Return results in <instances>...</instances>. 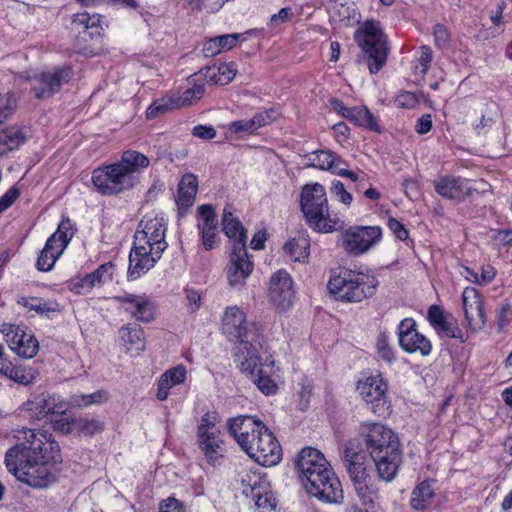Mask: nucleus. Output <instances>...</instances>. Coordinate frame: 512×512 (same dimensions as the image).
Masks as SVG:
<instances>
[{"instance_id": "obj_43", "label": "nucleus", "mask_w": 512, "mask_h": 512, "mask_svg": "<svg viewBox=\"0 0 512 512\" xmlns=\"http://www.w3.org/2000/svg\"><path fill=\"white\" fill-rule=\"evenodd\" d=\"M75 233V228L70 219L60 222L58 229L51 236H55V244L65 250Z\"/></svg>"}, {"instance_id": "obj_51", "label": "nucleus", "mask_w": 512, "mask_h": 512, "mask_svg": "<svg viewBox=\"0 0 512 512\" xmlns=\"http://www.w3.org/2000/svg\"><path fill=\"white\" fill-rule=\"evenodd\" d=\"M276 119V112L274 110H266L256 113L250 120L254 131L272 123Z\"/></svg>"}, {"instance_id": "obj_52", "label": "nucleus", "mask_w": 512, "mask_h": 512, "mask_svg": "<svg viewBox=\"0 0 512 512\" xmlns=\"http://www.w3.org/2000/svg\"><path fill=\"white\" fill-rule=\"evenodd\" d=\"M216 416L214 414L206 413L202 419L201 423L198 426L197 434L198 436H205L206 434H209L210 432H219V430L216 428Z\"/></svg>"}, {"instance_id": "obj_39", "label": "nucleus", "mask_w": 512, "mask_h": 512, "mask_svg": "<svg viewBox=\"0 0 512 512\" xmlns=\"http://www.w3.org/2000/svg\"><path fill=\"white\" fill-rule=\"evenodd\" d=\"M309 247L308 239L299 236L288 241L283 249L292 260L300 262L309 256Z\"/></svg>"}, {"instance_id": "obj_21", "label": "nucleus", "mask_w": 512, "mask_h": 512, "mask_svg": "<svg viewBox=\"0 0 512 512\" xmlns=\"http://www.w3.org/2000/svg\"><path fill=\"white\" fill-rule=\"evenodd\" d=\"M7 338V343L12 351L24 358H33L38 350L39 343L36 338L26 333L24 329L10 325L2 330Z\"/></svg>"}, {"instance_id": "obj_29", "label": "nucleus", "mask_w": 512, "mask_h": 512, "mask_svg": "<svg viewBox=\"0 0 512 512\" xmlns=\"http://www.w3.org/2000/svg\"><path fill=\"white\" fill-rule=\"evenodd\" d=\"M240 36L241 35L238 33H233L216 36L207 40L203 46L205 56L212 57L221 52L232 49L236 46Z\"/></svg>"}, {"instance_id": "obj_10", "label": "nucleus", "mask_w": 512, "mask_h": 512, "mask_svg": "<svg viewBox=\"0 0 512 512\" xmlns=\"http://www.w3.org/2000/svg\"><path fill=\"white\" fill-rule=\"evenodd\" d=\"M343 461L357 495L364 504L372 503L377 487L368 470L365 456L347 448L344 451Z\"/></svg>"}, {"instance_id": "obj_44", "label": "nucleus", "mask_w": 512, "mask_h": 512, "mask_svg": "<svg viewBox=\"0 0 512 512\" xmlns=\"http://www.w3.org/2000/svg\"><path fill=\"white\" fill-rule=\"evenodd\" d=\"M205 89L202 84H195L192 88L186 89L180 96H174L177 108L191 105L204 95Z\"/></svg>"}, {"instance_id": "obj_59", "label": "nucleus", "mask_w": 512, "mask_h": 512, "mask_svg": "<svg viewBox=\"0 0 512 512\" xmlns=\"http://www.w3.org/2000/svg\"><path fill=\"white\" fill-rule=\"evenodd\" d=\"M20 192L18 188L11 187L1 198H0V214L8 209L19 197Z\"/></svg>"}, {"instance_id": "obj_1", "label": "nucleus", "mask_w": 512, "mask_h": 512, "mask_svg": "<svg viewBox=\"0 0 512 512\" xmlns=\"http://www.w3.org/2000/svg\"><path fill=\"white\" fill-rule=\"evenodd\" d=\"M15 438L18 443L5 455L8 471L34 488H46L54 483L56 476L49 463L58 461L60 449L51 435L42 430L23 428L17 431Z\"/></svg>"}, {"instance_id": "obj_34", "label": "nucleus", "mask_w": 512, "mask_h": 512, "mask_svg": "<svg viewBox=\"0 0 512 512\" xmlns=\"http://www.w3.org/2000/svg\"><path fill=\"white\" fill-rule=\"evenodd\" d=\"M347 120L371 131L381 132L377 119L365 106L352 107Z\"/></svg>"}, {"instance_id": "obj_24", "label": "nucleus", "mask_w": 512, "mask_h": 512, "mask_svg": "<svg viewBox=\"0 0 512 512\" xmlns=\"http://www.w3.org/2000/svg\"><path fill=\"white\" fill-rule=\"evenodd\" d=\"M113 264L106 263L99 266L95 271L82 278L73 279L69 282V289L76 294H86L99 283L111 280Z\"/></svg>"}, {"instance_id": "obj_18", "label": "nucleus", "mask_w": 512, "mask_h": 512, "mask_svg": "<svg viewBox=\"0 0 512 512\" xmlns=\"http://www.w3.org/2000/svg\"><path fill=\"white\" fill-rule=\"evenodd\" d=\"M167 225L163 217L145 218L141 220L134 238L140 243L154 246L156 253H163L168 244L165 240Z\"/></svg>"}, {"instance_id": "obj_48", "label": "nucleus", "mask_w": 512, "mask_h": 512, "mask_svg": "<svg viewBox=\"0 0 512 512\" xmlns=\"http://www.w3.org/2000/svg\"><path fill=\"white\" fill-rule=\"evenodd\" d=\"M378 356L388 363H392L395 360L394 351L389 345L388 336L385 333H381L376 342Z\"/></svg>"}, {"instance_id": "obj_6", "label": "nucleus", "mask_w": 512, "mask_h": 512, "mask_svg": "<svg viewBox=\"0 0 512 512\" xmlns=\"http://www.w3.org/2000/svg\"><path fill=\"white\" fill-rule=\"evenodd\" d=\"M150 164L149 158L135 150L124 151L121 159L92 172V182L103 195H117L132 189L139 174Z\"/></svg>"}, {"instance_id": "obj_7", "label": "nucleus", "mask_w": 512, "mask_h": 512, "mask_svg": "<svg viewBox=\"0 0 512 512\" xmlns=\"http://www.w3.org/2000/svg\"><path fill=\"white\" fill-rule=\"evenodd\" d=\"M300 207L307 224L320 233H331L337 229L339 219L329 212L328 199L323 185L307 184L303 187Z\"/></svg>"}, {"instance_id": "obj_57", "label": "nucleus", "mask_w": 512, "mask_h": 512, "mask_svg": "<svg viewBox=\"0 0 512 512\" xmlns=\"http://www.w3.org/2000/svg\"><path fill=\"white\" fill-rule=\"evenodd\" d=\"M512 320V305L503 304L497 314L498 330L501 331Z\"/></svg>"}, {"instance_id": "obj_30", "label": "nucleus", "mask_w": 512, "mask_h": 512, "mask_svg": "<svg viewBox=\"0 0 512 512\" xmlns=\"http://www.w3.org/2000/svg\"><path fill=\"white\" fill-rule=\"evenodd\" d=\"M204 77L213 84L227 85L236 76L234 63H221L205 69Z\"/></svg>"}, {"instance_id": "obj_23", "label": "nucleus", "mask_w": 512, "mask_h": 512, "mask_svg": "<svg viewBox=\"0 0 512 512\" xmlns=\"http://www.w3.org/2000/svg\"><path fill=\"white\" fill-rule=\"evenodd\" d=\"M436 192L447 199L462 200L471 195L468 181L461 177L442 176L434 181Z\"/></svg>"}, {"instance_id": "obj_8", "label": "nucleus", "mask_w": 512, "mask_h": 512, "mask_svg": "<svg viewBox=\"0 0 512 512\" xmlns=\"http://www.w3.org/2000/svg\"><path fill=\"white\" fill-rule=\"evenodd\" d=\"M378 281L374 275L346 270L328 282L330 292L339 300L361 302L376 293Z\"/></svg>"}, {"instance_id": "obj_47", "label": "nucleus", "mask_w": 512, "mask_h": 512, "mask_svg": "<svg viewBox=\"0 0 512 512\" xmlns=\"http://www.w3.org/2000/svg\"><path fill=\"white\" fill-rule=\"evenodd\" d=\"M434 329L439 334H444L445 336H447L449 338L458 339L461 342H465L462 330L457 326L456 321H454L452 318L449 319L446 317Z\"/></svg>"}, {"instance_id": "obj_46", "label": "nucleus", "mask_w": 512, "mask_h": 512, "mask_svg": "<svg viewBox=\"0 0 512 512\" xmlns=\"http://www.w3.org/2000/svg\"><path fill=\"white\" fill-rule=\"evenodd\" d=\"M16 107L17 99L12 93H0V124L13 115Z\"/></svg>"}, {"instance_id": "obj_26", "label": "nucleus", "mask_w": 512, "mask_h": 512, "mask_svg": "<svg viewBox=\"0 0 512 512\" xmlns=\"http://www.w3.org/2000/svg\"><path fill=\"white\" fill-rule=\"evenodd\" d=\"M187 376L186 368L182 365L165 371L158 380L157 399L164 401L168 398L169 390L185 382Z\"/></svg>"}, {"instance_id": "obj_37", "label": "nucleus", "mask_w": 512, "mask_h": 512, "mask_svg": "<svg viewBox=\"0 0 512 512\" xmlns=\"http://www.w3.org/2000/svg\"><path fill=\"white\" fill-rule=\"evenodd\" d=\"M433 496L430 483L423 481L412 491L410 504L415 510H423L430 505Z\"/></svg>"}, {"instance_id": "obj_5", "label": "nucleus", "mask_w": 512, "mask_h": 512, "mask_svg": "<svg viewBox=\"0 0 512 512\" xmlns=\"http://www.w3.org/2000/svg\"><path fill=\"white\" fill-rule=\"evenodd\" d=\"M359 434L374 461L378 478L385 482L392 481L402 461L398 436L386 425L369 421L360 424Z\"/></svg>"}, {"instance_id": "obj_17", "label": "nucleus", "mask_w": 512, "mask_h": 512, "mask_svg": "<svg viewBox=\"0 0 512 512\" xmlns=\"http://www.w3.org/2000/svg\"><path fill=\"white\" fill-rule=\"evenodd\" d=\"M162 253H156L154 246L147 243H140L134 238V245L129 254L128 276L137 279L153 268L161 258Z\"/></svg>"}, {"instance_id": "obj_54", "label": "nucleus", "mask_w": 512, "mask_h": 512, "mask_svg": "<svg viewBox=\"0 0 512 512\" xmlns=\"http://www.w3.org/2000/svg\"><path fill=\"white\" fill-rule=\"evenodd\" d=\"M186 306L192 313L196 312L201 306V295L193 288L185 289Z\"/></svg>"}, {"instance_id": "obj_60", "label": "nucleus", "mask_w": 512, "mask_h": 512, "mask_svg": "<svg viewBox=\"0 0 512 512\" xmlns=\"http://www.w3.org/2000/svg\"><path fill=\"white\" fill-rule=\"evenodd\" d=\"M230 131L236 134H253L255 133L251 120H238L230 124Z\"/></svg>"}, {"instance_id": "obj_14", "label": "nucleus", "mask_w": 512, "mask_h": 512, "mask_svg": "<svg viewBox=\"0 0 512 512\" xmlns=\"http://www.w3.org/2000/svg\"><path fill=\"white\" fill-rule=\"evenodd\" d=\"M66 409V404L59 397L47 392L32 395L21 406V410L35 420H42L48 415L63 414Z\"/></svg>"}, {"instance_id": "obj_53", "label": "nucleus", "mask_w": 512, "mask_h": 512, "mask_svg": "<svg viewBox=\"0 0 512 512\" xmlns=\"http://www.w3.org/2000/svg\"><path fill=\"white\" fill-rule=\"evenodd\" d=\"M331 193L339 202L347 206L352 202V195L345 189L344 184L340 181L332 182Z\"/></svg>"}, {"instance_id": "obj_28", "label": "nucleus", "mask_w": 512, "mask_h": 512, "mask_svg": "<svg viewBox=\"0 0 512 512\" xmlns=\"http://www.w3.org/2000/svg\"><path fill=\"white\" fill-rule=\"evenodd\" d=\"M201 451L210 463H214L222 456L224 442L219 432H210L205 436H198Z\"/></svg>"}, {"instance_id": "obj_27", "label": "nucleus", "mask_w": 512, "mask_h": 512, "mask_svg": "<svg viewBox=\"0 0 512 512\" xmlns=\"http://www.w3.org/2000/svg\"><path fill=\"white\" fill-rule=\"evenodd\" d=\"M55 236H50L44 248L40 251L36 261V268L41 272H48L53 269L56 261L64 252V249L55 244Z\"/></svg>"}, {"instance_id": "obj_36", "label": "nucleus", "mask_w": 512, "mask_h": 512, "mask_svg": "<svg viewBox=\"0 0 512 512\" xmlns=\"http://www.w3.org/2000/svg\"><path fill=\"white\" fill-rule=\"evenodd\" d=\"M18 303L40 315L60 311V306L55 300H45L39 297H21Z\"/></svg>"}, {"instance_id": "obj_22", "label": "nucleus", "mask_w": 512, "mask_h": 512, "mask_svg": "<svg viewBox=\"0 0 512 512\" xmlns=\"http://www.w3.org/2000/svg\"><path fill=\"white\" fill-rule=\"evenodd\" d=\"M115 299L137 321L148 323L155 318V307L149 298L144 295L125 293L116 296Z\"/></svg>"}, {"instance_id": "obj_15", "label": "nucleus", "mask_w": 512, "mask_h": 512, "mask_svg": "<svg viewBox=\"0 0 512 512\" xmlns=\"http://www.w3.org/2000/svg\"><path fill=\"white\" fill-rule=\"evenodd\" d=\"M254 268L250 260L246 246L243 242H235L232 246L229 266L227 268V279L231 287H241L252 273Z\"/></svg>"}, {"instance_id": "obj_25", "label": "nucleus", "mask_w": 512, "mask_h": 512, "mask_svg": "<svg viewBox=\"0 0 512 512\" xmlns=\"http://www.w3.org/2000/svg\"><path fill=\"white\" fill-rule=\"evenodd\" d=\"M122 345L131 355H139L145 349L144 332L137 324H128L119 330Z\"/></svg>"}, {"instance_id": "obj_64", "label": "nucleus", "mask_w": 512, "mask_h": 512, "mask_svg": "<svg viewBox=\"0 0 512 512\" xmlns=\"http://www.w3.org/2000/svg\"><path fill=\"white\" fill-rule=\"evenodd\" d=\"M159 512H184V510L180 501L168 498L160 505Z\"/></svg>"}, {"instance_id": "obj_19", "label": "nucleus", "mask_w": 512, "mask_h": 512, "mask_svg": "<svg viewBox=\"0 0 512 512\" xmlns=\"http://www.w3.org/2000/svg\"><path fill=\"white\" fill-rule=\"evenodd\" d=\"M295 291L293 280L285 270H278L270 278L269 298L280 309H286L293 303Z\"/></svg>"}, {"instance_id": "obj_38", "label": "nucleus", "mask_w": 512, "mask_h": 512, "mask_svg": "<svg viewBox=\"0 0 512 512\" xmlns=\"http://www.w3.org/2000/svg\"><path fill=\"white\" fill-rule=\"evenodd\" d=\"M67 433L77 431L86 436H92L102 430V425L95 419L87 418H73L70 421L67 419Z\"/></svg>"}, {"instance_id": "obj_63", "label": "nucleus", "mask_w": 512, "mask_h": 512, "mask_svg": "<svg viewBox=\"0 0 512 512\" xmlns=\"http://www.w3.org/2000/svg\"><path fill=\"white\" fill-rule=\"evenodd\" d=\"M446 317L444 316L443 310L437 306L432 305L428 310V320L433 328L439 325Z\"/></svg>"}, {"instance_id": "obj_61", "label": "nucleus", "mask_w": 512, "mask_h": 512, "mask_svg": "<svg viewBox=\"0 0 512 512\" xmlns=\"http://www.w3.org/2000/svg\"><path fill=\"white\" fill-rule=\"evenodd\" d=\"M202 242L206 250L213 249L218 243L217 228L201 230Z\"/></svg>"}, {"instance_id": "obj_40", "label": "nucleus", "mask_w": 512, "mask_h": 512, "mask_svg": "<svg viewBox=\"0 0 512 512\" xmlns=\"http://www.w3.org/2000/svg\"><path fill=\"white\" fill-rule=\"evenodd\" d=\"M4 376L23 386L33 384L37 379V373L32 368L21 365L13 366L12 364Z\"/></svg>"}, {"instance_id": "obj_41", "label": "nucleus", "mask_w": 512, "mask_h": 512, "mask_svg": "<svg viewBox=\"0 0 512 512\" xmlns=\"http://www.w3.org/2000/svg\"><path fill=\"white\" fill-rule=\"evenodd\" d=\"M255 480L253 481V485H250V491L244 489L243 493L246 496H251L255 499V504L259 508L273 510L276 507V499L271 492L261 493L257 488L258 478L254 476Z\"/></svg>"}, {"instance_id": "obj_33", "label": "nucleus", "mask_w": 512, "mask_h": 512, "mask_svg": "<svg viewBox=\"0 0 512 512\" xmlns=\"http://www.w3.org/2000/svg\"><path fill=\"white\" fill-rule=\"evenodd\" d=\"M26 135L21 128L7 127L0 131V155L17 149L24 143Z\"/></svg>"}, {"instance_id": "obj_12", "label": "nucleus", "mask_w": 512, "mask_h": 512, "mask_svg": "<svg viewBox=\"0 0 512 512\" xmlns=\"http://www.w3.org/2000/svg\"><path fill=\"white\" fill-rule=\"evenodd\" d=\"M73 77V70L69 66L56 67L43 71L29 78L31 89L38 99H46L59 92Z\"/></svg>"}, {"instance_id": "obj_4", "label": "nucleus", "mask_w": 512, "mask_h": 512, "mask_svg": "<svg viewBox=\"0 0 512 512\" xmlns=\"http://www.w3.org/2000/svg\"><path fill=\"white\" fill-rule=\"evenodd\" d=\"M228 429L243 451L263 466H272L282 458L281 446L269 429L254 417L241 415L228 421Z\"/></svg>"}, {"instance_id": "obj_32", "label": "nucleus", "mask_w": 512, "mask_h": 512, "mask_svg": "<svg viewBox=\"0 0 512 512\" xmlns=\"http://www.w3.org/2000/svg\"><path fill=\"white\" fill-rule=\"evenodd\" d=\"M222 225L223 231L228 238L234 239V243L243 242L244 246H246V231L241 222L233 216L228 208L223 210Z\"/></svg>"}, {"instance_id": "obj_2", "label": "nucleus", "mask_w": 512, "mask_h": 512, "mask_svg": "<svg viewBox=\"0 0 512 512\" xmlns=\"http://www.w3.org/2000/svg\"><path fill=\"white\" fill-rule=\"evenodd\" d=\"M222 331L229 337L239 340L235 347L234 361L240 371L248 376L266 394L272 395L277 391L276 383L270 375L274 372V360L267 356L261 361L263 346L254 330L248 329L245 313L237 306L228 307L222 319Z\"/></svg>"}, {"instance_id": "obj_16", "label": "nucleus", "mask_w": 512, "mask_h": 512, "mask_svg": "<svg viewBox=\"0 0 512 512\" xmlns=\"http://www.w3.org/2000/svg\"><path fill=\"white\" fill-rule=\"evenodd\" d=\"M398 339L400 347L407 353H419L428 356L432 350L430 340L416 329L412 318H405L398 326Z\"/></svg>"}, {"instance_id": "obj_45", "label": "nucleus", "mask_w": 512, "mask_h": 512, "mask_svg": "<svg viewBox=\"0 0 512 512\" xmlns=\"http://www.w3.org/2000/svg\"><path fill=\"white\" fill-rule=\"evenodd\" d=\"M199 230L217 228L216 214L211 205L205 204L198 207Z\"/></svg>"}, {"instance_id": "obj_13", "label": "nucleus", "mask_w": 512, "mask_h": 512, "mask_svg": "<svg viewBox=\"0 0 512 512\" xmlns=\"http://www.w3.org/2000/svg\"><path fill=\"white\" fill-rule=\"evenodd\" d=\"M381 234L377 226L350 228L342 234V246L349 254L360 255L377 243Z\"/></svg>"}, {"instance_id": "obj_62", "label": "nucleus", "mask_w": 512, "mask_h": 512, "mask_svg": "<svg viewBox=\"0 0 512 512\" xmlns=\"http://www.w3.org/2000/svg\"><path fill=\"white\" fill-rule=\"evenodd\" d=\"M389 229L395 234L399 240H406L408 238V231L404 225L397 219L389 218L388 220Z\"/></svg>"}, {"instance_id": "obj_9", "label": "nucleus", "mask_w": 512, "mask_h": 512, "mask_svg": "<svg viewBox=\"0 0 512 512\" xmlns=\"http://www.w3.org/2000/svg\"><path fill=\"white\" fill-rule=\"evenodd\" d=\"M355 41L368 58L371 74H375L385 65L389 46L381 24L376 20H367L355 32Z\"/></svg>"}, {"instance_id": "obj_56", "label": "nucleus", "mask_w": 512, "mask_h": 512, "mask_svg": "<svg viewBox=\"0 0 512 512\" xmlns=\"http://www.w3.org/2000/svg\"><path fill=\"white\" fill-rule=\"evenodd\" d=\"M395 103L399 108H413L418 103V99L414 93L404 91L397 95Z\"/></svg>"}, {"instance_id": "obj_11", "label": "nucleus", "mask_w": 512, "mask_h": 512, "mask_svg": "<svg viewBox=\"0 0 512 512\" xmlns=\"http://www.w3.org/2000/svg\"><path fill=\"white\" fill-rule=\"evenodd\" d=\"M387 390L388 384L380 375L366 377L359 380L356 385V391L361 399L377 416L390 414L391 405L387 398Z\"/></svg>"}, {"instance_id": "obj_58", "label": "nucleus", "mask_w": 512, "mask_h": 512, "mask_svg": "<svg viewBox=\"0 0 512 512\" xmlns=\"http://www.w3.org/2000/svg\"><path fill=\"white\" fill-rule=\"evenodd\" d=\"M192 135L203 140H211L216 136V130L211 125H197L192 130Z\"/></svg>"}, {"instance_id": "obj_35", "label": "nucleus", "mask_w": 512, "mask_h": 512, "mask_svg": "<svg viewBox=\"0 0 512 512\" xmlns=\"http://www.w3.org/2000/svg\"><path fill=\"white\" fill-rule=\"evenodd\" d=\"M312 155V165L322 170L335 173L336 166L345 165V161L341 157L329 150L316 151Z\"/></svg>"}, {"instance_id": "obj_31", "label": "nucleus", "mask_w": 512, "mask_h": 512, "mask_svg": "<svg viewBox=\"0 0 512 512\" xmlns=\"http://www.w3.org/2000/svg\"><path fill=\"white\" fill-rule=\"evenodd\" d=\"M198 190V181L195 175L186 174L182 177L177 195V203L184 207H189L194 203Z\"/></svg>"}, {"instance_id": "obj_49", "label": "nucleus", "mask_w": 512, "mask_h": 512, "mask_svg": "<svg viewBox=\"0 0 512 512\" xmlns=\"http://www.w3.org/2000/svg\"><path fill=\"white\" fill-rule=\"evenodd\" d=\"M72 399L73 404L77 406H88L94 403H102L108 399V396L107 392L100 390L87 395H74Z\"/></svg>"}, {"instance_id": "obj_55", "label": "nucleus", "mask_w": 512, "mask_h": 512, "mask_svg": "<svg viewBox=\"0 0 512 512\" xmlns=\"http://www.w3.org/2000/svg\"><path fill=\"white\" fill-rule=\"evenodd\" d=\"M435 44L440 47H446L449 44L450 36L447 28L442 24H436L433 28Z\"/></svg>"}, {"instance_id": "obj_42", "label": "nucleus", "mask_w": 512, "mask_h": 512, "mask_svg": "<svg viewBox=\"0 0 512 512\" xmlns=\"http://www.w3.org/2000/svg\"><path fill=\"white\" fill-rule=\"evenodd\" d=\"M177 108L174 96H167L154 101L146 110V116L154 119L161 114Z\"/></svg>"}, {"instance_id": "obj_3", "label": "nucleus", "mask_w": 512, "mask_h": 512, "mask_svg": "<svg viewBox=\"0 0 512 512\" xmlns=\"http://www.w3.org/2000/svg\"><path fill=\"white\" fill-rule=\"evenodd\" d=\"M301 483L306 492L325 503L343 499L341 483L324 454L312 447L301 450L296 461Z\"/></svg>"}, {"instance_id": "obj_50", "label": "nucleus", "mask_w": 512, "mask_h": 512, "mask_svg": "<svg viewBox=\"0 0 512 512\" xmlns=\"http://www.w3.org/2000/svg\"><path fill=\"white\" fill-rule=\"evenodd\" d=\"M418 61L419 64L415 67V73L421 77H424L432 61V50L429 46H421V55Z\"/></svg>"}, {"instance_id": "obj_20", "label": "nucleus", "mask_w": 512, "mask_h": 512, "mask_svg": "<svg viewBox=\"0 0 512 512\" xmlns=\"http://www.w3.org/2000/svg\"><path fill=\"white\" fill-rule=\"evenodd\" d=\"M462 305L468 327L480 331L486 323L483 301L479 292L473 287H466L462 292Z\"/></svg>"}]
</instances>
